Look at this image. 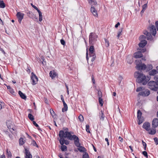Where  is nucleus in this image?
Here are the masks:
<instances>
[{
    "label": "nucleus",
    "instance_id": "obj_26",
    "mask_svg": "<svg viewBox=\"0 0 158 158\" xmlns=\"http://www.w3.org/2000/svg\"><path fill=\"white\" fill-rule=\"evenodd\" d=\"M19 94L20 95V97L23 99H25L26 98V96L23 94L21 91H19Z\"/></svg>",
    "mask_w": 158,
    "mask_h": 158
},
{
    "label": "nucleus",
    "instance_id": "obj_37",
    "mask_svg": "<svg viewBox=\"0 0 158 158\" xmlns=\"http://www.w3.org/2000/svg\"><path fill=\"white\" fill-rule=\"evenodd\" d=\"M146 37L143 35H141V36H140L139 37V39L140 40H145V39H146Z\"/></svg>",
    "mask_w": 158,
    "mask_h": 158
},
{
    "label": "nucleus",
    "instance_id": "obj_30",
    "mask_svg": "<svg viewBox=\"0 0 158 158\" xmlns=\"http://www.w3.org/2000/svg\"><path fill=\"white\" fill-rule=\"evenodd\" d=\"M61 149L62 151H65L67 150V147L66 146L64 145H62L61 147Z\"/></svg>",
    "mask_w": 158,
    "mask_h": 158
},
{
    "label": "nucleus",
    "instance_id": "obj_1",
    "mask_svg": "<svg viewBox=\"0 0 158 158\" xmlns=\"http://www.w3.org/2000/svg\"><path fill=\"white\" fill-rule=\"evenodd\" d=\"M135 77L137 78V81L138 82L141 83L143 85H146L150 79L149 77H147L148 79L147 78L146 76L141 72H136L134 74Z\"/></svg>",
    "mask_w": 158,
    "mask_h": 158
},
{
    "label": "nucleus",
    "instance_id": "obj_56",
    "mask_svg": "<svg viewBox=\"0 0 158 158\" xmlns=\"http://www.w3.org/2000/svg\"><path fill=\"white\" fill-rule=\"evenodd\" d=\"M122 76H120L118 78V80L119 81V84L120 85V83H121V81L122 80Z\"/></svg>",
    "mask_w": 158,
    "mask_h": 158
},
{
    "label": "nucleus",
    "instance_id": "obj_29",
    "mask_svg": "<svg viewBox=\"0 0 158 158\" xmlns=\"http://www.w3.org/2000/svg\"><path fill=\"white\" fill-rule=\"evenodd\" d=\"M31 16V18L32 19L35 21H37L38 19L36 17L35 15H34V14L32 13H30Z\"/></svg>",
    "mask_w": 158,
    "mask_h": 158
},
{
    "label": "nucleus",
    "instance_id": "obj_40",
    "mask_svg": "<svg viewBox=\"0 0 158 158\" xmlns=\"http://www.w3.org/2000/svg\"><path fill=\"white\" fill-rule=\"evenodd\" d=\"M122 28H121V29H119V31L118 32V35L117 36V38H119L120 36L121 35V33L122 31Z\"/></svg>",
    "mask_w": 158,
    "mask_h": 158
},
{
    "label": "nucleus",
    "instance_id": "obj_35",
    "mask_svg": "<svg viewBox=\"0 0 158 158\" xmlns=\"http://www.w3.org/2000/svg\"><path fill=\"white\" fill-rule=\"evenodd\" d=\"M89 56L90 57H92L91 59V60L93 62L95 60V58L96 57V56L95 54H93L92 56Z\"/></svg>",
    "mask_w": 158,
    "mask_h": 158
},
{
    "label": "nucleus",
    "instance_id": "obj_60",
    "mask_svg": "<svg viewBox=\"0 0 158 158\" xmlns=\"http://www.w3.org/2000/svg\"><path fill=\"white\" fill-rule=\"evenodd\" d=\"M105 140V141L107 142V144L108 146H109V143L108 139L107 138H106Z\"/></svg>",
    "mask_w": 158,
    "mask_h": 158
},
{
    "label": "nucleus",
    "instance_id": "obj_63",
    "mask_svg": "<svg viewBox=\"0 0 158 158\" xmlns=\"http://www.w3.org/2000/svg\"><path fill=\"white\" fill-rule=\"evenodd\" d=\"M127 63H128L129 64H131L132 63V61H128V57H127Z\"/></svg>",
    "mask_w": 158,
    "mask_h": 158
},
{
    "label": "nucleus",
    "instance_id": "obj_13",
    "mask_svg": "<svg viewBox=\"0 0 158 158\" xmlns=\"http://www.w3.org/2000/svg\"><path fill=\"white\" fill-rule=\"evenodd\" d=\"M16 15L18 19V21L20 23H21L22 19L23 18L24 14L23 13H21L20 12H18L17 14Z\"/></svg>",
    "mask_w": 158,
    "mask_h": 158
},
{
    "label": "nucleus",
    "instance_id": "obj_18",
    "mask_svg": "<svg viewBox=\"0 0 158 158\" xmlns=\"http://www.w3.org/2000/svg\"><path fill=\"white\" fill-rule=\"evenodd\" d=\"M158 73V71L156 69H152L148 72V74L150 76H154Z\"/></svg>",
    "mask_w": 158,
    "mask_h": 158
},
{
    "label": "nucleus",
    "instance_id": "obj_31",
    "mask_svg": "<svg viewBox=\"0 0 158 158\" xmlns=\"http://www.w3.org/2000/svg\"><path fill=\"white\" fill-rule=\"evenodd\" d=\"M5 6V4L3 1L0 0V7L4 8Z\"/></svg>",
    "mask_w": 158,
    "mask_h": 158
},
{
    "label": "nucleus",
    "instance_id": "obj_20",
    "mask_svg": "<svg viewBox=\"0 0 158 158\" xmlns=\"http://www.w3.org/2000/svg\"><path fill=\"white\" fill-rule=\"evenodd\" d=\"M143 55L141 52L138 51L134 54V57L136 58H139L141 57Z\"/></svg>",
    "mask_w": 158,
    "mask_h": 158
},
{
    "label": "nucleus",
    "instance_id": "obj_19",
    "mask_svg": "<svg viewBox=\"0 0 158 158\" xmlns=\"http://www.w3.org/2000/svg\"><path fill=\"white\" fill-rule=\"evenodd\" d=\"M90 45L91 46L89 49V56H92V55L95 54L94 53V45Z\"/></svg>",
    "mask_w": 158,
    "mask_h": 158
},
{
    "label": "nucleus",
    "instance_id": "obj_17",
    "mask_svg": "<svg viewBox=\"0 0 158 158\" xmlns=\"http://www.w3.org/2000/svg\"><path fill=\"white\" fill-rule=\"evenodd\" d=\"M99 118L100 120L103 121L104 120L105 115L104 113V111L101 110L99 114Z\"/></svg>",
    "mask_w": 158,
    "mask_h": 158
},
{
    "label": "nucleus",
    "instance_id": "obj_55",
    "mask_svg": "<svg viewBox=\"0 0 158 158\" xmlns=\"http://www.w3.org/2000/svg\"><path fill=\"white\" fill-rule=\"evenodd\" d=\"M155 25L156 27V29L157 31H158V21H156L155 22Z\"/></svg>",
    "mask_w": 158,
    "mask_h": 158
},
{
    "label": "nucleus",
    "instance_id": "obj_46",
    "mask_svg": "<svg viewBox=\"0 0 158 158\" xmlns=\"http://www.w3.org/2000/svg\"><path fill=\"white\" fill-rule=\"evenodd\" d=\"M142 143L143 145V146H144V150H146V148L147 146L146 143L144 142L143 140H142Z\"/></svg>",
    "mask_w": 158,
    "mask_h": 158
},
{
    "label": "nucleus",
    "instance_id": "obj_44",
    "mask_svg": "<svg viewBox=\"0 0 158 158\" xmlns=\"http://www.w3.org/2000/svg\"><path fill=\"white\" fill-rule=\"evenodd\" d=\"M89 126L88 125H86V131L89 133H90V131L89 130Z\"/></svg>",
    "mask_w": 158,
    "mask_h": 158
},
{
    "label": "nucleus",
    "instance_id": "obj_45",
    "mask_svg": "<svg viewBox=\"0 0 158 158\" xmlns=\"http://www.w3.org/2000/svg\"><path fill=\"white\" fill-rule=\"evenodd\" d=\"M142 154L146 158H148V153L146 151H143L142 152Z\"/></svg>",
    "mask_w": 158,
    "mask_h": 158
},
{
    "label": "nucleus",
    "instance_id": "obj_43",
    "mask_svg": "<svg viewBox=\"0 0 158 158\" xmlns=\"http://www.w3.org/2000/svg\"><path fill=\"white\" fill-rule=\"evenodd\" d=\"M31 143L33 146L36 147H38V145H37L36 142L35 140H33L32 142Z\"/></svg>",
    "mask_w": 158,
    "mask_h": 158
},
{
    "label": "nucleus",
    "instance_id": "obj_52",
    "mask_svg": "<svg viewBox=\"0 0 158 158\" xmlns=\"http://www.w3.org/2000/svg\"><path fill=\"white\" fill-rule=\"evenodd\" d=\"M60 43L62 45H64L65 44V41L63 39H61L60 40Z\"/></svg>",
    "mask_w": 158,
    "mask_h": 158
},
{
    "label": "nucleus",
    "instance_id": "obj_57",
    "mask_svg": "<svg viewBox=\"0 0 158 158\" xmlns=\"http://www.w3.org/2000/svg\"><path fill=\"white\" fill-rule=\"evenodd\" d=\"M33 124L36 127H38V125L35 121H33Z\"/></svg>",
    "mask_w": 158,
    "mask_h": 158
},
{
    "label": "nucleus",
    "instance_id": "obj_59",
    "mask_svg": "<svg viewBox=\"0 0 158 158\" xmlns=\"http://www.w3.org/2000/svg\"><path fill=\"white\" fill-rule=\"evenodd\" d=\"M146 51V49L145 48H144V49H141L140 50V51L139 52H141L142 53V52H145Z\"/></svg>",
    "mask_w": 158,
    "mask_h": 158
},
{
    "label": "nucleus",
    "instance_id": "obj_5",
    "mask_svg": "<svg viewBox=\"0 0 158 158\" xmlns=\"http://www.w3.org/2000/svg\"><path fill=\"white\" fill-rule=\"evenodd\" d=\"M149 88L152 90L156 91L158 89V81L156 82L154 81H150L148 84Z\"/></svg>",
    "mask_w": 158,
    "mask_h": 158
},
{
    "label": "nucleus",
    "instance_id": "obj_21",
    "mask_svg": "<svg viewBox=\"0 0 158 158\" xmlns=\"http://www.w3.org/2000/svg\"><path fill=\"white\" fill-rule=\"evenodd\" d=\"M140 43L139 44V45L140 48H143L147 44V42L146 40H140Z\"/></svg>",
    "mask_w": 158,
    "mask_h": 158
},
{
    "label": "nucleus",
    "instance_id": "obj_8",
    "mask_svg": "<svg viewBox=\"0 0 158 158\" xmlns=\"http://www.w3.org/2000/svg\"><path fill=\"white\" fill-rule=\"evenodd\" d=\"M150 94V91L148 89L143 90L140 92L138 94L139 96L146 97L148 96Z\"/></svg>",
    "mask_w": 158,
    "mask_h": 158
},
{
    "label": "nucleus",
    "instance_id": "obj_24",
    "mask_svg": "<svg viewBox=\"0 0 158 158\" xmlns=\"http://www.w3.org/2000/svg\"><path fill=\"white\" fill-rule=\"evenodd\" d=\"M148 132V133L151 135H153L155 134L156 133V128H153L151 130H149Z\"/></svg>",
    "mask_w": 158,
    "mask_h": 158
},
{
    "label": "nucleus",
    "instance_id": "obj_41",
    "mask_svg": "<svg viewBox=\"0 0 158 158\" xmlns=\"http://www.w3.org/2000/svg\"><path fill=\"white\" fill-rule=\"evenodd\" d=\"M105 44L106 47H108L109 46V41L106 39H105Z\"/></svg>",
    "mask_w": 158,
    "mask_h": 158
},
{
    "label": "nucleus",
    "instance_id": "obj_25",
    "mask_svg": "<svg viewBox=\"0 0 158 158\" xmlns=\"http://www.w3.org/2000/svg\"><path fill=\"white\" fill-rule=\"evenodd\" d=\"M64 107L62 109V111L64 112L65 111H66L68 110V106L67 104L65 102L63 103Z\"/></svg>",
    "mask_w": 158,
    "mask_h": 158
},
{
    "label": "nucleus",
    "instance_id": "obj_3",
    "mask_svg": "<svg viewBox=\"0 0 158 158\" xmlns=\"http://www.w3.org/2000/svg\"><path fill=\"white\" fill-rule=\"evenodd\" d=\"M149 30L150 32H148V31H145L143 32L144 34L147 36V39L148 40H152V35L153 36H155L156 34V27L154 25H152L149 27Z\"/></svg>",
    "mask_w": 158,
    "mask_h": 158
},
{
    "label": "nucleus",
    "instance_id": "obj_62",
    "mask_svg": "<svg viewBox=\"0 0 158 158\" xmlns=\"http://www.w3.org/2000/svg\"><path fill=\"white\" fill-rule=\"evenodd\" d=\"M120 24L119 23V22H118L115 26V27L116 28H117V27L118 26H119L120 25Z\"/></svg>",
    "mask_w": 158,
    "mask_h": 158
},
{
    "label": "nucleus",
    "instance_id": "obj_4",
    "mask_svg": "<svg viewBox=\"0 0 158 158\" xmlns=\"http://www.w3.org/2000/svg\"><path fill=\"white\" fill-rule=\"evenodd\" d=\"M98 36L95 33L91 32L89 36V43L90 45H94L96 43Z\"/></svg>",
    "mask_w": 158,
    "mask_h": 158
},
{
    "label": "nucleus",
    "instance_id": "obj_11",
    "mask_svg": "<svg viewBox=\"0 0 158 158\" xmlns=\"http://www.w3.org/2000/svg\"><path fill=\"white\" fill-rule=\"evenodd\" d=\"M77 142V144L76 145H75L76 147H78L77 148L78 150L81 152H85L86 151L85 148L84 147L80 146V143L79 142V138L78 141Z\"/></svg>",
    "mask_w": 158,
    "mask_h": 158
},
{
    "label": "nucleus",
    "instance_id": "obj_64",
    "mask_svg": "<svg viewBox=\"0 0 158 158\" xmlns=\"http://www.w3.org/2000/svg\"><path fill=\"white\" fill-rule=\"evenodd\" d=\"M118 139H119V141L120 142H122L123 140V139L120 136H119L118 138Z\"/></svg>",
    "mask_w": 158,
    "mask_h": 158
},
{
    "label": "nucleus",
    "instance_id": "obj_15",
    "mask_svg": "<svg viewBox=\"0 0 158 158\" xmlns=\"http://www.w3.org/2000/svg\"><path fill=\"white\" fill-rule=\"evenodd\" d=\"M152 126L153 128H156L158 126V118H155L152 121Z\"/></svg>",
    "mask_w": 158,
    "mask_h": 158
},
{
    "label": "nucleus",
    "instance_id": "obj_42",
    "mask_svg": "<svg viewBox=\"0 0 158 158\" xmlns=\"http://www.w3.org/2000/svg\"><path fill=\"white\" fill-rule=\"evenodd\" d=\"M6 152L8 157H12V154L10 151H8V150H7Z\"/></svg>",
    "mask_w": 158,
    "mask_h": 158
},
{
    "label": "nucleus",
    "instance_id": "obj_54",
    "mask_svg": "<svg viewBox=\"0 0 158 158\" xmlns=\"http://www.w3.org/2000/svg\"><path fill=\"white\" fill-rule=\"evenodd\" d=\"M92 81L93 84L95 83V80L94 79V76L93 75H92L91 76Z\"/></svg>",
    "mask_w": 158,
    "mask_h": 158
},
{
    "label": "nucleus",
    "instance_id": "obj_2",
    "mask_svg": "<svg viewBox=\"0 0 158 158\" xmlns=\"http://www.w3.org/2000/svg\"><path fill=\"white\" fill-rule=\"evenodd\" d=\"M60 131H63V133H61V135H63V137L65 138H67L68 139L74 141V143L75 145H77V142L78 141V138L77 136L75 135H72L71 133L69 132H65L63 130H60Z\"/></svg>",
    "mask_w": 158,
    "mask_h": 158
},
{
    "label": "nucleus",
    "instance_id": "obj_14",
    "mask_svg": "<svg viewBox=\"0 0 158 158\" xmlns=\"http://www.w3.org/2000/svg\"><path fill=\"white\" fill-rule=\"evenodd\" d=\"M150 127V123L148 122H145L143 125L142 127L146 131L149 130V128Z\"/></svg>",
    "mask_w": 158,
    "mask_h": 158
},
{
    "label": "nucleus",
    "instance_id": "obj_61",
    "mask_svg": "<svg viewBox=\"0 0 158 158\" xmlns=\"http://www.w3.org/2000/svg\"><path fill=\"white\" fill-rule=\"evenodd\" d=\"M64 131H64V132H69V129L68 128H64Z\"/></svg>",
    "mask_w": 158,
    "mask_h": 158
},
{
    "label": "nucleus",
    "instance_id": "obj_49",
    "mask_svg": "<svg viewBox=\"0 0 158 158\" xmlns=\"http://www.w3.org/2000/svg\"><path fill=\"white\" fill-rule=\"evenodd\" d=\"M43 100L44 101V102L46 104H48L49 102L46 98L44 97L43 98Z\"/></svg>",
    "mask_w": 158,
    "mask_h": 158
},
{
    "label": "nucleus",
    "instance_id": "obj_9",
    "mask_svg": "<svg viewBox=\"0 0 158 158\" xmlns=\"http://www.w3.org/2000/svg\"><path fill=\"white\" fill-rule=\"evenodd\" d=\"M6 123L7 127L10 129V131L13 134H15V132H14L15 129L12 127L13 125L12 124H11V125H10V124L11 123V121H7Z\"/></svg>",
    "mask_w": 158,
    "mask_h": 158
},
{
    "label": "nucleus",
    "instance_id": "obj_47",
    "mask_svg": "<svg viewBox=\"0 0 158 158\" xmlns=\"http://www.w3.org/2000/svg\"><path fill=\"white\" fill-rule=\"evenodd\" d=\"M78 118L80 121L81 122H82L83 120V116L80 114L78 117Z\"/></svg>",
    "mask_w": 158,
    "mask_h": 158
},
{
    "label": "nucleus",
    "instance_id": "obj_48",
    "mask_svg": "<svg viewBox=\"0 0 158 158\" xmlns=\"http://www.w3.org/2000/svg\"><path fill=\"white\" fill-rule=\"evenodd\" d=\"M154 140L155 144L156 145L158 144V138L157 137H155L154 138Z\"/></svg>",
    "mask_w": 158,
    "mask_h": 158
},
{
    "label": "nucleus",
    "instance_id": "obj_36",
    "mask_svg": "<svg viewBox=\"0 0 158 158\" xmlns=\"http://www.w3.org/2000/svg\"><path fill=\"white\" fill-rule=\"evenodd\" d=\"M28 117L31 121H33L34 119L33 115L31 114H28Z\"/></svg>",
    "mask_w": 158,
    "mask_h": 158
},
{
    "label": "nucleus",
    "instance_id": "obj_22",
    "mask_svg": "<svg viewBox=\"0 0 158 158\" xmlns=\"http://www.w3.org/2000/svg\"><path fill=\"white\" fill-rule=\"evenodd\" d=\"M90 10L91 12L95 16H98V15L97 11L95 9L94 7L92 6L91 7Z\"/></svg>",
    "mask_w": 158,
    "mask_h": 158
},
{
    "label": "nucleus",
    "instance_id": "obj_39",
    "mask_svg": "<svg viewBox=\"0 0 158 158\" xmlns=\"http://www.w3.org/2000/svg\"><path fill=\"white\" fill-rule=\"evenodd\" d=\"M144 90L143 88L142 87H138L136 89V91L137 92H139L142 91Z\"/></svg>",
    "mask_w": 158,
    "mask_h": 158
},
{
    "label": "nucleus",
    "instance_id": "obj_23",
    "mask_svg": "<svg viewBox=\"0 0 158 158\" xmlns=\"http://www.w3.org/2000/svg\"><path fill=\"white\" fill-rule=\"evenodd\" d=\"M49 75L52 79L54 78L57 75V74L55 71H51L50 72Z\"/></svg>",
    "mask_w": 158,
    "mask_h": 158
},
{
    "label": "nucleus",
    "instance_id": "obj_27",
    "mask_svg": "<svg viewBox=\"0 0 158 158\" xmlns=\"http://www.w3.org/2000/svg\"><path fill=\"white\" fill-rule=\"evenodd\" d=\"M153 66L151 64H148L147 66L146 71H150V70H152Z\"/></svg>",
    "mask_w": 158,
    "mask_h": 158
},
{
    "label": "nucleus",
    "instance_id": "obj_7",
    "mask_svg": "<svg viewBox=\"0 0 158 158\" xmlns=\"http://www.w3.org/2000/svg\"><path fill=\"white\" fill-rule=\"evenodd\" d=\"M31 80L32 81V84L33 85L36 84L37 82L38 78L37 77L33 72L31 73Z\"/></svg>",
    "mask_w": 158,
    "mask_h": 158
},
{
    "label": "nucleus",
    "instance_id": "obj_51",
    "mask_svg": "<svg viewBox=\"0 0 158 158\" xmlns=\"http://www.w3.org/2000/svg\"><path fill=\"white\" fill-rule=\"evenodd\" d=\"M9 91L12 94H15V93L13 89L11 88L9 90Z\"/></svg>",
    "mask_w": 158,
    "mask_h": 158
},
{
    "label": "nucleus",
    "instance_id": "obj_32",
    "mask_svg": "<svg viewBox=\"0 0 158 158\" xmlns=\"http://www.w3.org/2000/svg\"><path fill=\"white\" fill-rule=\"evenodd\" d=\"M82 157L83 158H89L88 154L86 152H84Z\"/></svg>",
    "mask_w": 158,
    "mask_h": 158
},
{
    "label": "nucleus",
    "instance_id": "obj_33",
    "mask_svg": "<svg viewBox=\"0 0 158 158\" xmlns=\"http://www.w3.org/2000/svg\"><path fill=\"white\" fill-rule=\"evenodd\" d=\"M99 102L100 104L101 105V106H102L103 104V101L102 98H98Z\"/></svg>",
    "mask_w": 158,
    "mask_h": 158
},
{
    "label": "nucleus",
    "instance_id": "obj_16",
    "mask_svg": "<svg viewBox=\"0 0 158 158\" xmlns=\"http://www.w3.org/2000/svg\"><path fill=\"white\" fill-rule=\"evenodd\" d=\"M25 158H32V156L30 153L29 150L25 148Z\"/></svg>",
    "mask_w": 158,
    "mask_h": 158
},
{
    "label": "nucleus",
    "instance_id": "obj_58",
    "mask_svg": "<svg viewBox=\"0 0 158 158\" xmlns=\"http://www.w3.org/2000/svg\"><path fill=\"white\" fill-rule=\"evenodd\" d=\"M60 97H61V100L63 103H64V102H65L64 101V98H63V95H61V96H60Z\"/></svg>",
    "mask_w": 158,
    "mask_h": 158
},
{
    "label": "nucleus",
    "instance_id": "obj_53",
    "mask_svg": "<svg viewBox=\"0 0 158 158\" xmlns=\"http://www.w3.org/2000/svg\"><path fill=\"white\" fill-rule=\"evenodd\" d=\"M31 6L33 8H34L36 10H37V11H38V10H39L37 8V7L36 6H34V5H33L31 3Z\"/></svg>",
    "mask_w": 158,
    "mask_h": 158
},
{
    "label": "nucleus",
    "instance_id": "obj_28",
    "mask_svg": "<svg viewBox=\"0 0 158 158\" xmlns=\"http://www.w3.org/2000/svg\"><path fill=\"white\" fill-rule=\"evenodd\" d=\"M37 11L38 12L39 15V20L40 22H41L42 20V13L39 10Z\"/></svg>",
    "mask_w": 158,
    "mask_h": 158
},
{
    "label": "nucleus",
    "instance_id": "obj_38",
    "mask_svg": "<svg viewBox=\"0 0 158 158\" xmlns=\"http://www.w3.org/2000/svg\"><path fill=\"white\" fill-rule=\"evenodd\" d=\"M98 98H101L102 97V92L100 90H98Z\"/></svg>",
    "mask_w": 158,
    "mask_h": 158
},
{
    "label": "nucleus",
    "instance_id": "obj_6",
    "mask_svg": "<svg viewBox=\"0 0 158 158\" xmlns=\"http://www.w3.org/2000/svg\"><path fill=\"white\" fill-rule=\"evenodd\" d=\"M63 131H59V135L60 138L59 140V142L60 144L61 145H63L64 143L66 145H68L69 143V141H68L67 140H65L64 137H63V135L61 134V133H63Z\"/></svg>",
    "mask_w": 158,
    "mask_h": 158
},
{
    "label": "nucleus",
    "instance_id": "obj_34",
    "mask_svg": "<svg viewBox=\"0 0 158 158\" xmlns=\"http://www.w3.org/2000/svg\"><path fill=\"white\" fill-rule=\"evenodd\" d=\"M19 142L20 145H22L24 143V142L23 141V139L22 138L19 139Z\"/></svg>",
    "mask_w": 158,
    "mask_h": 158
},
{
    "label": "nucleus",
    "instance_id": "obj_10",
    "mask_svg": "<svg viewBox=\"0 0 158 158\" xmlns=\"http://www.w3.org/2000/svg\"><path fill=\"white\" fill-rule=\"evenodd\" d=\"M142 113L139 110L137 111V117L139 120L138 122V124L139 125L142 123L143 122L142 119L141 118Z\"/></svg>",
    "mask_w": 158,
    "mask_h": 158
},
{
    "label": "nucleus",
    "instance_id": "obj_12",
    "mask_svg": "<svg viewBox=\"0 0 158 158\" xmlns=\"http://www.w3.org/2000/svg\"><path fill=\"white\" fill-rule=\"evenodd\" d=\"M136 69L138 70L141 69L145 70L146 69L147 66L144 64H137L136 66Z\"/></svg>",
    "mask_w": 158,
    "mask_h": 158
},
{
    "label": "nucleus",
    "instance_id": "obj_50",
    "mask_svg": "<svg viewBox=\"0 0 158 158\" xmlns=\"http://www.w3.org/2000/svg\"><path fill=\"white\" fill-rule=\"evenodd\" d=\"M147 7V4H145L142 6V9L145 10Z\"/></svg>",
    "mask_w": 158,
    "mask_h": 158
}]
</instances>
